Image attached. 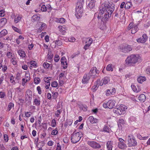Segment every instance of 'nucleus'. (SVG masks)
<instances>
[{
    "label": "nucleus",
    "instance_id": "1",
    "mask_svg": "<svg viewBox=\"0 0 150 150\" xmlns=\"http://www.w3.org/2000/svg\"><path fill=\"white\" fill-rule=\"evenodd\" d=\"M84 3V0H79L76 8L75 16L77 18H79L82 16L83 11V5Z\"/></svg>",
    "mask_w": 150,
    "mask_h": 150
},
{
    "label": "nucleus",
    "instance_id": "2",
    "mask_svg": "<svg viewBox=\"0 0 150 150\" xmlns=\"http://www.w3.org/2000/svg\"><path fill=\"white\" fill-rule=\"evenodd\" d=\"M114 5H111L110 4H108V6L105 4H103L99 7L100 12H102V13L109 11L110 12V14L111 15L114 10Z\"/></svg>",
    "mask_w": 150,
    "mask_h": 150
},
{
    "label": "nucleus",
    "instance_id": "3",
    "mask_svg": "<svg viewBox=\"0 0 150 150\" xmlns=\"http://www.w3.org/2000/svg\"><path fill=\"white\" fill-rule=\"evenodd\" d=\"M140 57V56L138 55L132 54L128 57L126 59V64H135L138 62Z\"/></svg>",
    "mask_w": 150,
    "mask_h": 150
},
{
    "label": "nucleus",
    "instance_id": "4",
    "mask_svg": "<svg viewBox=\"0 0 150 150\" xmlns=\"http://www.w3.org/2000/svg\"><path fill=\"white\" fill-rule=\"evenodd\" d=\"M110 15V11H106L103 13H102V12H99L98 15V20H100L103 22L104 23V22L107 21L109 18Z\"/></svg>",
    "mask_w": 150,
    "mask_h": 150
},
{
    "label": "nucleus",
    "instance_id": "5",
    "mask_svg": "<svg viewBox=\"0 0 150 150\" xmlns=\"http://www.w3.org/2000/svg\"><path fill=\"white\" fill-rule=\"evenodd\" d=\"M32 97V93L31 91L29 89L27 90L25 95V102L27 105L29 106L31 104Z\"/></svg>",
    "mask_w": 150,
    "mask_h": 150
},
{
    "label": "nucleus",
    "instance_id": "6",
    "mask_svg": "<svg viewBox=\"0 0 150 150\" xmlns=\"http://www.w3.org/2000/svg\"><path fill=\"white\" fill-rule=\"evenodd\" d=\"M81 133L80 132L75 133L74 132L71 134V142L75 144L79 142L81 138V136H80V134Z\"/></svg>",
    "mask_w": 150,
    "mask_h": 150
},
{
    "label": "nucleus",
    "instance_id": "7",
    "mask_svg": "<svg viewBox=\"0 0 150 150\" xmlns=\"http://www.w3.org/2000/svg\"><path fill=\"white\" fill-rule=\"evenodd\" d=\"M127 109V107L124 105H121L119 107L115 108L113 111L114 113L119 115H121L124 113L125 110Z\"/></svg>",
    "mask_w": 150,
    "mask_h": 150
},
{
    "label": "nucleus",
    "instance_id": "8",
    "mask_svg": "<svg viewBox=\"0 0 150 150\" xmlns=\"http://www.w3.org/2000/svg\"><path fill=\"white\" fill-rule=\"evenodd\" d=\"M128 137V144L129 147L135 146L137 145V143L134 137L129 135Z\"/></svg>",
    "mask_w": 150,
    "mask_h": 150
},
{
    "label": "nucleus",
    "instance_id": "9",
    "mask_svg": "<svg viewBox=\"0 0 150 150\" xmlns=\"http://www.w3.org/2000/svg\"><path fill=\"white\" fill-rule=\"evenodd\" d=\"M120 49L123 52H128L132 50V48L130 45H122Z\"/></svg>",
    "mask_w": 150,
    "mask_h": 150
},
{
    "label": "nucleus",
    "instance_id": "10",
    "mask_svg": "<svg viewBox=\"0 0 150 150\" xmlns=\"http://www.w3.org/2000/svg\"><path fill=\"white\" fill-rule=\"evenodd\" d=\"M87 143L88 145L94 149H100L101 147L99 144L93 141H88Z\"/></svg>",
    "mask_w": 150,
    "mask_h": 150
},
{
    "label": "nucleus",
    "instance_id": "11",
    "mask_svg": "<svg viewBox=\"0 0 150 150\" xmlns=\"http://www.w3.org/2000/svg\"><path fill=\"white\" fill-rule=\"evenodd\" d=\"M92 76V75H89V74H88V73L85 74L84 75L82 80V83L84 84L87 83L91 77Z\"/></svg>",
    "mask_w": 150,
    "mask_h": 150
},
{
    "label": "nucleus",
    "instance_id": "12",
    "mask_svg": "<svg viewBox=\"0 0 150 150\" xmlns=\"http://www.w3.org/2000/svg\"><path fill=\"white\" fill-rule=\"evenodd\" d=\"M147 39V36L146 34H144L142 37L137 40V41L138 42L144 43Z\"/></svg>",
    "mask_w": 150,
    "mask_h": 150
},
{
    "label": "nucleus",
    "instance_id": "13",
    "mask_svg": "<svg viewBox=\"0 0 150 150\" xmlns=\"http://www.w3.org/2000/svg\"><path fill=\"white\" fill-rule=\"evenodd\" d=\"M115 101L114 100H109L107 102V105L108 108L111 109L114 108L115 106Z\"/></svg>",
    "mask_w": 150,
    "mask_h": 150
},
{
    "label": "nucleus",
    "instance_id": "14",
    "mask_svg": "<svg viewBox=\"0 0 150 150\" xmlns=\"http://www.w3.org/2000/svg\"><path fill=\"white\" fill-rule=\"evenodd\" d=\"M113 142L111 141H108L106 143L107 148L108 150H112L113 147Z\"/></svg>",
    "mask_w": 150,
    "mask_h": 150
},
{
    "label": "nucleus",
    "instance_id": "15",
    "mask_svg": "<svg viewBox=\"0 0 150 150\" xmlns=\"http://www.w3.org/2000/svg\"><path fill=\"white\" fill-rule=\"evenodd\" d=\"M118 147L120 149H126L127 146L124 142L121 143H118Z\"/></svg>",
    "mask_w": 150,
    "mask_h": 150
},
{
    "label": "nucleus",
    "instance_id": "16",
    "mask_svg": "<svg viewBox=\"0 0 150 150\" xmlns=\"http://www.w3.org/2000/svg\"><path fill=\"white\" fill-rule=\"evenodd\" d=\"M90 122L92 124L98 122V120L96 118H94L92 116H90L88 119Z\"/></svg>",
    "mask_w": 150,
    "mask_h": 150
},
{
    "label": "nucleus",
    "instance_id": "17",
    "mask_svg": "<svg viewBox=\"0 0 150 150\" xmlns=\"http://www.w3.org/2000/svg\"><path fill=\"white\" fill-rule=\"evenodd\" d=\"M89 3L88 5V6L91 9L93 8L95 6V0H89Z\"/></svg>",
    "mask_w": 150,
    "mask_h": 150
},
{
    "label": "nucleus",
    "instance_id": "18",
    "mask_svg": "<svg viewBox=\"0 0 150 150\" xmlns=\"http://www.w3.org/2000/svg\"><path fill=\"white\" fill-rule=\"evenodd\" d=\"M138 30V28L137 25L134 24L133 25V27L132 28L131 30V33L132 34H134Z\"/></svg>",
    "mask_w": 150,
    "mask_h": 150
},
{
    "label": "nucleus",
    "instance_id": "19",
    "mask_svg": "<svg viewBox=\"0 0 150 150\" xmlns=\"http://www.w3.org/2000/svg\"><path fill=\"white\" fill-rule=\"evenodd\" d=\"M115 91V88H113L112 89H108L107 90L106 94L107 96H109L111 94H112L113 93H114Z\"/></svg>",
    "mask_w": 150,
    "mask_h": 150
},
{
    "label": "nucleus",
    "instance_id": "20",
    "mask_svg": "<svg viewBox=\"0 0 150 150\" xmlns=\"http://www.w3.org/2000/svg\"><path fill=\"white\" fill-rule=\"evenodd\" d=\"M7 20L5 18H2L0 20V28L3 27L6 23Z\"/></svg>",
    "mask_w": 150,
    "mask_h": 150
},
{
    "label": "nucleus",
    "instance_id": "21",
    "mask_svg": "<svg viewBox=\"0 0 150 150\" xmlns=\"http://www.w3.org/2000/svg\"><path fill=\"white\" fill-rule=\"evenodd\" d=\"M146 99V97L144 94H142L140 95L139 97V100L141 102H144Z\"/></svg>",
    "mask_w": 150,
    "mask_h": 150
},
{
    "label": "nucleus",
    "instance_id": "22",
    "mask_svg": "<svg viewBox=\"0 0 150 150\" xmlns=\"http://www.w3.org/2000/svg\"><path fill=\"white\" fill-rule=\"evenodd\" d=\"M146 80V77L144 76H140L137 79V81L140 83H142Z\"/></svg>",
    "mask_w": 150,
    "mask_h": 150
},
{
    "label": "nucleus",
    "instance_id": "23",
    "mask_svg": "<svg viewBox=\"0 0 150 150\" xmlns=\"http://www.w3.org/2000/svg\"><path fill=\"white\" fill-rule=\"evenodd\" d=\"M78 105L80 109L83 110V111H86L87 110V107L86 105L81 104H78Z\"/></svg>",
    "mask_w": 150,
    "mask_h": 150
},
{
    "label": "nucleus",
    "instance_id": "24",
    "mask_svg": "<svg viewBox=\"0 0 150 150\" xmlns=\"http://www.w3.org/2000/svg\"><path fill=\"white\" fill-rule=\"evenodd\" d=\"M7 31L5 29L3 30L0 33V38L6 35L7 34Z\"/></svg>",
    "mask_w": 150,
    "mask_h": 150
},
{
    "label": "nucleus",
    "instance_id": "25",
    "mask_svg": "<svg viewBox=\"0 0 150 150\" xmlns=\"http://www.w3.org/2000/svg\"><path fill=\"white\" fill-rule=\"evenodd\" d=\"M40 17L38 16L37 14L33 15L32 18V20L34 21H38L40 19Z\"/></svg>",
    "mask_w": 150,
    "mask_h": 150
},
{
    "label": "nucleus",
    "instance_id": "26",
    "mask_svg": "<svg viewBox=\"0 0 150 150\" xmlns=\"http://www.w3.org/2000/svg\"><path fill=\"white\" fill-rule=\"evenodd\" d=\"M18 53L21 57H24L25 56V53L22 50H19L18 51Z\"/></svg>",
    "mask_w": 150,
    "mask_h": 150
},
{
    "label": "nucleus",
    "instance_id": "27",
    "mask_svg": "<svg viewBox=\"0 0 150 150\" xmlns=\"http://www.w3.org/2000/svg\"><path fill=\"white\" fill-rule=\"evenodd\" d=\"M106 70L108 71H112L113 69L112 68V65L111 64H110L108 65L106 67Z\"/></svg>",
    "mask_w": 150,
    "mask_h": 150
},
{
    "label": "nucleus",
    "instance_id": "28",
    "mask_svg": "<svg viewBox=\"0 0 150 150\" xmlns=\"http://www.w3.org/2000/svg\"><path fill=\"white\" fill-rule=\"evenodd\" d=\"M96 67H93L92 68L89 73H88V74H89V75H92V76H93V74L95 72V71L96 70Z\"/></svg>",
    "mask_w": 150,
    "mask_h": 150
},
{
    "label": "nucleus",
    "instance_id": "29",
    "mask_svg": "<svg viewBox=\"0 0 150 150\" xmlns=\"http://www.w3.org/2000/svg\"><path fill=\"white\" fill-rule=\"evenodd\" d=\"M34 102L36 105L39 106L40 105V101L39 100H38L37 98H35L34 100Z\"/></svg>",
    "mask_w": 150,
    "mask_h": 150
},
{
    "label": "nucleus",
    "instance_id": "30",
    "mask_svg": "<svg viewBox=\"0 0 150 150\" xmlns=\"http://www.w3.org/2000/svg\"><path fill=\"white\" fill-rule=\"evenodd\" d=\"M14 106V104L13 103H9L8 105V109L7 110L8 111H9L11 109L13 108Z\"/></svg>",
    "mask_w": 150,
    "mask_h": 150
},
{
    "label": "nucleus",
    "instance_id": "31",
    "mask_svg": "<svg viewBox=\"0 0 150 150\" xmlns=\"http://www.w3.org/2000/svg\"><path fill=\"white\" fill-rule=\"evenodd\" d=\"M28 64H30L32 66H31V67H36L37 66V63L35 61H32L29 62H28Z\"/></svg>",
    "mask_w": 150,
    "mask_h": 150
},
{
    "label": "nucleus",
    "instance_id": "32",
    "mask_svg": "<svg viewBox=\"0 0 150 150\" xmlns=\"http://www.w3.org/2000/svg\"><path fill=\"white\" fill-rule=\"evenodd\" d=\"M131 6V3L130 2H127L125 4V9H129Z\"/></svg>",
    "mask_w": 150,
    "mask_h": 150
},
{
    "label": "nucleus",
    "instance_id": "33",
    "mask_svg": "<svg viewBox=\"0 0 150 150\" xmlns=\"http://www.w3.org/2000/svg\"><path fill=\"white\" fill-rule=\"evenodd\" d=\"M137 138L140 140H146L148 138V137H142L140 134H137Z\"/></svg>",
    "mask_w": 150,
    "mask_h": 150
},
{
    "label": "nucleus",
    "instance_id": "34",
    "mask_svg": "<svg viewBox=\"0 0 150 150\" xmlns=\"http://www.w3.org/2000/svg\"><path fill=\"white\" fill-rule=\"evenodd\" d=\"M109 81V78L108 77H105L104 78L103 82L104 84H107Z\"/></svg>",
    "mask_w": 150,
    "mask_h": 150
},
{
    "label": "nucleus",
    "instance_id": "35",
    "mask_svg": "<svg viewBox=\"0 0 150 150\" xmlns=\"http://www.w3.org/2000/svg\"><path fill=\"white\" fill-rule=\"evenodd\" d=\"M61 64H62L64 63H65L66 65L67 64V59L64 57H62L61 59Z\"/></svg>",
    "mask_w": 150,
    "mask_h": 150
},
{
    "label": "nucleus",
    "instance_id": "36",
    "mask_svg": "<svg viewBox=\"0 0 150 150\" xmlns=\"http://www.w3.org/2000/svg\"><path fill=\"white\" fill-rule=\"evenodd\" d=\"M11 62L13 65L16 64L17 63L16 58L15 57H13L11 59Z\"/></svg>",
    "mask_w": 150,
    "mask_h": 150
},
{
    "label": "nucleus",
    "instance_id": "37",
    "mask_svg": "<svg viewBox=\"0 0 150 150\" xmlns=\"http://www.w3.org/2000/svg\"><path fill=\"white\" fill-rule=\"evenodd\" d=\"M103 131L105 132H110L109 127L107 126H104L103 128Z\"/></svg>",
    "mask_w": 150,
    "mask_h": 150
},
{
    "label": "nucleus",
    "instance_id": "38",
    "mask_svg": "<svg viewBox=\"0 0 150 150\" xmlns=\"http://www.w3.org/2000/svg\"><path fill=\"white\" fill-rule=\"evenodd\" d=\"M58 133L57 129L56 128L54 129H53L52 132L51 134L52 135H55Z\"/></svg>",
    "mask_w": 150,
    "mask_h": 150
},
{
    "label": "nucleus",
    "instance_id": "39",
    "mask_svg": "<svg viewBox=\"0 0 150 150\" xmlns=\"http://www.w3.org/2000/svg\"><path fill=\"white\" fill-rule=\"evenodd\" d=\"M52 93L53 94V95H52L53 98L55 99H56L58 95V93L57 92H55L54 93L52 92Z\"/></svg>",
    "mask_w": 150,
    "mask_h": 150
},
{
    "label": "nucleus",
    "instance_id": "40",
    "mask_svg": "<svg viewBox=\"0 0 150 150\" xmlns=\"http://www.w3.org/2000/svg\"><path fill=\"white\" fill-rule=\"evenodd\" d=\"M52 127H55L56 125V120L54 119H53L52 121Z\"/></svg>",
    "mask_w": 150,
    "mask_h": 150
},
{
    "label": "nucleus",
    "instance_id": "41",
    "mask_svg": "<svg viewBox=\"0 0 150 150\" xmlns=\"http://www.w3.org/2000/svg\"><path fill=\"white\" fill-rule=\"evenodd\" d=\"M40 79L39 78L35 77L34 80L35 83L36 84H38L40 82Z\"/></svg>",
    "mask_w": 150,
    "mask_h": 150
},
{
    "label": "nucleus",
    "instance_id": "42",
    "mask_svg": "<svg viewBox=\"0 0 150 150\" xmlns=\"http://www.w3.org/2000/svg\"><path fill=\"white\" fill-rule=\"evenodd\" d=\"M57 21L60 23H64L65 22V19L63 18H60L58 19Z\"/></svg>",
    "mask_w": 150,
    "mask_h": 150
},
{
    "label": "nucleus",
    "instance_id": "43",
    "mask_svg": "<svg viewBox=\"0 0 150 150\" xmlns=\"http://www.w3.org/2000/svg\"><path fill=\"white\" fill-rule=\"evenodd\" d=\"M48 59H51L53 57V54H52L51 52H49L47 54Z\"/></svg>",
    "mask_w": 150,
    "mask_h": 150
},
{
    "label": "nucleus",
    "instance_id": "44",
    "mask_svg": "<svg viewBox=\"0 0 150 150\" xmlns=\"http://www.w3.org/2000/svg\"><path fill=\"white\" fill-rule=\"evenodd\" d=\"M51 85L53 87H56L58 85V83L57 81H53L51 83Z\"/></svg>",
    "mask_w": 150,
    "mask_h": 150
},
{
    "label": "nucleus",
    "instance_id": "45",
    "mask_svg": "<svg viewBox=\"0 0 150 150\" xmlns=\"http://www.w3.org/2000/svg\"><path fill=\"white\" fill-rule=\"evenodd\" d=\"M50 64L47 62H44L43 64V66L45 68H48L50 67Z\"/></svg>",
    "mask_w": 150,
    "mask_h": 150
},
{
    "label": "nucleus",
    "instance_id": "46",
    "mask_svg": "<svg viewBox=\"0 0 150 150\" xmlns=\"http://www.w3.org/2000/svg\"><path fill=\"white\" fill-rule=\"evenodd\" d=\"M118 122L120 123V124H124L125 123L124 120L122 118L119 119L118 121Z\"/></svg>",
    "mask_w": 150,
    "mask_h": 150
},
{
    "label": "nucleus",
    "instance_id": "47",
    "mask_svg": "<svg viewBox=\"0 0 150 150\" xmlns=\"http://www.w3.org/2000/svg\"><path fill=\"white\" fill-rule=\"evenodd\" d=\"M46 27V24L44 23H42L39 29L40 30L44 29Z\"/></svg>",
    "mask_w": 150,
    "mask_h": 150
},
{
    "label": "nucleus",
    "instance_id": "48",
    "mask_svg": "<svg viewBox=\"0 0 150 150\" xmlns=\"http://www.w3.org/2000/svg\"><path fill=\"white\" fill-rule=\"evenodd\" d=\"M93 42L92 39L91 38H89L88 40H87L86 43V44H89L90 46L91 45V44Z\"/></svg>",
    "mask_w": 150,
    "mask_h": 150
},
{
    "label": "nucleus",
    "instance_id": "49",
    "mask_svg": "<svg viewBox=\"0 0 150 150\" xmlns=\"http://www.w3.org/2000/svg\"><path fill=\"white\" fill-rule=\"evenodd\" d=\"M10 79L11 83H13L14 84H15L16 83L15 81L14 80V77H13V75L11 76L10 78Z\"/></svg>",
    "mask_w": 150,
    "mask_h": 150
},
{
    "label": "nucleus",
    "instance_id": "50",
    "mask_svg": "<svg viewBox=\"0 0 150 150\" xmlns=\"http://www.w3.org/2000/svg\"><path fill=\"white\" fill-rule=\"evenodd\" d=\"M76 39L73 37H71L68 38V41L71 42H74L75 41Z\"/></svg>",
    "mask_w": 150,
    "mask_h": 150
},
{
    "label": "nucleus",
    "instance_id": "51",
    "mask_svg": "<svg viewBox=\"0 0 150 150\" xmlns=\"http://www.w3.org/2000/svg\"><path fill=\"white\" fill-rule=\"evenodd\" d=\"M41 10L42 11H46L47 10L46 7L45 5H42L41 8Z\"/></svg>",
    "mask_w": 150,
    "mask_h": 150
},
{
    "label": "nucleus",
    "instance_id": "52",
    "mask_svg": "<svg viewBox=\"0 0 150 150\" xmlns=\"http://www.w3.org/2000/svg\"><path fill=\"white\" fill-rule=\"evenodd\" d=\"M59 56L58 55H55L54 58V60L55 62H57L59 61Z\"/></svg>",
    "mask_w": 150,
    "mask_h": 150
},
{
    "label": "nucleus",
    "instance_id": "53",
    "mask_svg": "<svg viewBox=\"0 0 150 150\" xmlns=\"http://www.w3.org/2000/svg\"><path fill=\"white\" fill-rule=\"evenodd\" d=\"M134 25L133 23H131L128 26V29L129 30L131 29H132V28L133 27V25Z\"/></svg>",
    "mask_w": 150,
    "mask_h": 150
},
{
    "label": "nucleus",
    "instance_id": "54",
    "mask_svg": "<svg viewBox=\"0 0 150 150\" xmlns=\"http://www.w3.org/2000/svg\"><path fill=\"white\" fill-rule=\"evenodd\" d=\"M117 138L119 141L118 143H122L125 142V141L122 138L119 137H117Z\"/></svg>",
    "mask_w": 150,
    "mask_h": 150
},
{
    "label": "nucleus",
    "instance_id": "55",
    "mask_svg": "<svg viewBox=\"0 0 150 150\" xmlns=\"http://www.w3.org/2000/svg\"><path fill=\"white\" fill-rule=\"evenodd\" d=\"M37 90L38 91V93L39 94H41L42 93V91L41 90V88L40 86H38L37 87Z\"/></svg>",
    "mask_w": 150,
    "mask_h": 150
},
{
    "label": "nucleus",
    "instance_id": "56",
    "mask_svg": "<svg viewBox=\"0 0 150 150\" xmlns=\"http://www.w3.org/2000/svg\"><path fill=\"white\" fill-rule=\"evenodd\" d=\"M4 139L5 141L7 142L8 140V136L6 134L4 135Z\"/></svg>",
    "mask_w": 150,
    "mask_h": 150
},
{
    "label": "nucleus",
    "instance_id": "57",
    "mask_svg": "<svg viewBox=\"0 0 150 150\" xmlns=\"http://www.w3.org/2000/svg\"><path fill=\"white\" fill-rule=\"evenodd\" d=\"M5 96V93L2 92H0V98H3Z\"/></svg>",
    "mask_w": 150,
    "mask_h": 150
},
{
    "label": "nucleus",
    "instance_id": "58",
    "mask_svg": "<svg viewBox=\"0 0 150 150\" xmlns=\"http://www.w3.org/2000/svg\"><path fill=\"white\" fill-rule=\"evenodd\" d=\"M56 44L59 46H61L62 45V42L60 40H57L56 41Z\"/></svg>",
    "mask_w": 150,
    "mask_h": 150
},
{
    "label": "nucleus",
    "instance_id": "59",
    "mask_svg": "<svg viewBox=\"0 0 150 150\" xmlns=\"http://www.w3.org/2000/svg\"><path fill=\"white\" fill-rule=\"evenodd\" d=\"M66 121L68 122L69 125H71L72 123L73 120H72L67 119L66 120Z\"/></svg>",
    "mask_w": 150,
    "mask_h": 150
},
{
    "label": "nucleus",
    "instance_id": "60",
    "mask_svg": "<svg viewBox=\"0 0 150 150\" xmlns=\"http://www.w3.org/2000/svg\"><path fill=\"white\" fill-rule=\"evenodd\" d=\"M7 56L9 58H11L12 56V53L11 52H8L7 53Z\"/></svg>",
    "mask_w": 150,
    "mask_h": 150
},
{
    "label": "nucleus",
    "instance_id": "61",
    "mask_svg": "<svg viewBox=\"0 0 150 150\" xmlns=\"http://www.w3.org/2000/svg\"><path fill=\"white\" fill-rule=\"evenodd\" d=\"M13 30H14L15 31H16L17 32L19 33L21 31V30H19V29L16 28V27H13Z\"/></svg>",
    "mask_w": 150,
    "mask_h": 150
},
{
    "label": "nucleus",
    "instance_id": "62",
    "mask_svg": "<svg viewBox=\"0 0 150 150\" xmlns=\"http://www.w3.org/2000/svg\"><path fill=\"white\" fill-rule=\"evenodd\" d=\"M61 146L59 143L57 144V148L56 150H61Z\"/></svg>",
    "mask_w": 150,
    "mask_h": 150
},
{
    "label": "nucleus",
    "instance_id": "63",
    "mask_svg": "<svg viewBox=\"0 0 150 150\" xmlns=\"http://www.w3.org/2000/svg\"><path fill=\"white\" fill-rule=\"evenodd\" d=\"M21 19V17L19 16L17 17L15 19V21L16 23H17Z\"/></svg>",
    "mask_w": 150,
    "mask_h": 150
},
{
    "label": "nucleus",
    "instance_id": "64",
    "mask_svg": "<svg viewBox=\"0 0 150 150\" xmlns=\"http://www.w3.org/2000/svg\"><path fill=\"white\" fill-rule=\"evenodd\" d=\"M146 72L147 74H148L149 75H150V67L146 69Z\"/></svg>",
    "mask_w": 150,
    "mask_h": 150
}]
</instances>
